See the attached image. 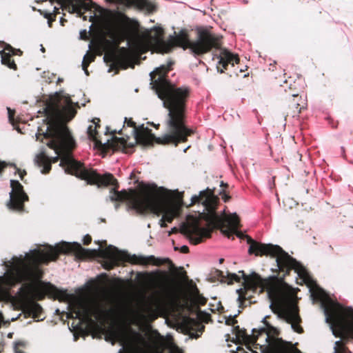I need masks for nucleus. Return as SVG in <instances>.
Masks as SVG:
<instances>
[{
    "instance_id": "nucleus-1",
    "label": "nucleus",
    "mask_w": 353,
    "mask_h": 353,
    "mask_svg": "<svg viewBox=\"0 0 353 353\" xmlns=\"http://www.w3.org/2000/svg\"><path fill=\"white\" fill-rule=\"evenodd\" d=\"M70 253H74L80 258H86L90 256H99L105 260V268L108 270H112L125 262L134 265H161L160 258L153 255L148 256L131 255L111 245L105 248L88 250L84 249L79 243L63 241L54 247L48 245L44 249L34 250L30 254H27L25 259L19 260L11 272V279L13 283L25 282L19 290V297L22 300H27L33 288L31 282L39 281L43 277V272L39 267L41 264H48L50 261H57L61 254Z\"/></svg>"
},
{
    "instance_id": "nucleus-2",
    "label": "nucleus",
    "mask_w": 353,
    "mask_h": 353,
    "mask_svg": "<svg viewBox=\"0 0 353 353\" xmlns=\"http://www.w3.org/2000/svg\"><path fill=\"white\" fill-rule=\"evenodd\" d=\"M174 61L157 68L150 73L151 85L163 106L168 110L166 126L168 133L156 137L152 130L144 125L137 126L132 118H125L128 126L133 128L136 142L143 146H152L154 143L161 145L173 144L177 146L186 142L193 131L185 125L186 103L191 90L188 86L176 87L168 79Z\"/></svg>"
},
{
    "instance_id": "nucleus-3",
    "label": "nucleus",
    "mask_w": 353,
    "mask_h": 353,
    "mask_svg": "<svg viewBox=\"0 0 353 353\" xmlns=\"http://www.w3.org/2000/svg\"><path fill=\"white\" fill-rule=\"evenodd\" d=\"M79 108H80L79 103L73 102L70 97L68 94H63V92H56L47 104L45 108L48 121L47 130L46 132H39L37 134V139L38 140L41 139L42 142L43 139H46V144L54 150L58 156L50 159L44 152H41L36 156L35 163L41 168L42 174H46L50 172L52 163L58 162L59 156H61V161L66 157L75 161L71 155V151L75 148L76 144L66 123L75 117ZM59 165L64 168L65 173L76 176L74 174L68 172L65 165L62 166L61 164Z\"/></svg>"
},
{
    "instance_id": "nucleus-4",
    "label": "nucleus",
    "mask_w": 353,
    "mask_h": 353,
    "mask_svg": "<svg viewBox=\"0 0 353 353\" xmlns=\"http://www.w3.org/2000/svg\"><path fill=\"white\" fill-rule=\"evenodd\" d=\"M148 32H150V39L162 53H169L174 47H181L183 50L190 48L196 55L208 53L213 48L219 49V54H214L213 59L218 60L216 68L221 73L227 70L229 65L234 66V64H239L240 61L237 54L221 48V37L207 30H199L194 41L190 40L189 34L185 30H181L177 35L170 36L167 41L163 39L164 30L162 28L154 27Z\"/></svg>"
},
{
    "instance_id": "nucleus-5",
    "label": "nucleus",
    "mask_w": 353,
    "mask_h": 353,
    "mask_svg": "<svg viewBox=\"0 0 353 353\" xmlns=\"http://www.w3.org/2000/svg\"><path fill=\"white\" fill-rule=\"evenodd\" d=\"M61 165H65L68 172L76 174L77 177L86 181L90 185H97L98 187L112 185L113 188L110 191V199L112 201H128L130 208L141 214H145L150 209L159 212L157 199L152 191L153 186H145L139 192L131 190L132 193H128L125 190L119 191V183L110 173L100 174L92 168H85L80 161L67 157L62 159Z\"/></svg>"
},
{
    "instance_id": "nucleus-6",
    "label": "nucleus",
    "mask_w": 353,
    "mask_h": 353,
    "mask_svg": "<svg viewBox=\"0 0 353 353\" xmlns=\"http://www.w3.org/2000/svg\"><path fill=\"white\" fill-rule=\"evenodd\" d=\"M241 275H237L234 273H228V284H232L234 281L240 282L243 279L244 288L237 290L239 294V307L243 309L255 301H252V296L248 294L249 291L256 292L259 290V292L266 291L269 299L271 300L270 308L274 313H278L285 305L288 295L284 288L275 277L270 276L267 279H263L257 273L253 272L250 275L245 274L244 271L239 272Z\"/></svg>"
},
{
    "instance_id": "nucleus-7",
    "label": "nucleus",
    "mask_w": 353,
    "mask_h": 353,
    "mask_svg": "<svg viewBox=\"0 0 353 353\" xmlns=\"http://www.w3.org/2000/svg\"><path fill=\"white\" fill-rule=\"evenodd\" d=\"M219 201V197L214 195V192L208 188L201 191L199 195H194L190 204L188 205L191 207L201 203L208 212L201 214V217L208 222L207 227L200 228L195 225L194 228V234L202 236V239L210 238L214 229H219L225 236L230 238L240 226V219L236 214L221 217L216 213Z\"/></svg>"
},
{
    "instance_id": "nucleus-8",
    "label": "nucleus",
    "mask_w": 353,
    "mask_h": 353,
    "mask_svg": "<svg viewBox=\"0 0 353 353\" xmlns=\"http://www.w3.org/2000/svg\"><path fill=\"white\" fill-rule=\"evenodd\" d=\"M219 201V197L214 195V192L208 188L201 191L199 195H194L190 204L188 205L191 207L201 203L208 212L201 214V217L208 222L207 227L200 228L195 225L194 228V234L202 236V239L210 238L214 229H219L225 236L230 238L240 226V219L236 214L221 217L216 213Z\"/></svg>"
},
{
    "instance_id": "nucleus-9",
    "label": "nucleus",
    "mask_w": 353,
    "mask_h": 353,
    "mask_svg": "<svg viewBox=\"0 0 353 353\" xmlns=\"http://www.w3.org/2000/svg\"><path fill=\"white\" fill-rule=\"evenodd\" d=\"M312 295L321 302L326 321L330 325L334 336L343 339L335 342L334 353H350L345 343L350 339H353V308L343 307L339 303L333 301L322 290Z\"/></svg>"
},
{
    "instance_id": "nucleus-10",
    "label": "nucleus",
    "mask_w": 353,
    "mask_h": 353,
    "mask_svg": "<svg viewBox=\"0 0 353 353\" xmlns=\"http://www.w3.org/2000/svg\"><path fill=\"white\" fill-rule=\"evenodd\" d=\"M236 235L241 238L246 239L247 243L250 244L249 254H254L256 256L265 255L276 257L277 267L279 271L283 273V276L289 275L292 270L299 276H303L306 274V270L302 264L289 255L279 245L259 243L253 240L250 236L240 233H236Z\"/></svg>"
},
{
    "instance_id": "nucleus-11",
    "label": "nucleus",
    "mask_w": 353,
    "mask_h": 353,
    "mask_svg": "<svg viewBox=\"0 0 353 353\" xmlns=\"http://www.w3.org/2000/svg\"><path fill=\"white\" fill-rule=\"evenodd\" d=\"M71 312L76 315V318L91 321L94 317L99 321H103L110 316L114 315L116 310L105 309L98 303H93L79 299L71 304Z\"/></svg>"
},
{
    "instance_id": "nucleus-12",
    "label": "nucleus",
    "mask_w": 353,
    "mask_h": 353,
    "mask_svg": "<svg viewBox=\"0 0 353 353\" xmlns=\"http://www.w3.org/2000/svg\"><path fill=\"white\" fill-rule=\"evenodd\" d=\"M95 126L93 128L92 125H90L88 129V135L90 140L94 142L95 147L103 151H107L109 149L112 150H118L120 149H124L127 145V141L124 138H119L114 137L111 142L107 143H102V142L98 138L97 128H100V119L95 118L92 120Z\"/></svg>"
},
{
    "instance_id": "nucleus-13",
    "label": "nucleus",
    "mask_w": 353,
    "mask_h": 353,
    "mask_svg": "<svg viewBox=\"0 0 353 353\" xmlns=\"http://www.w3.org/2000/svg\"><path fill=\"white\" fill-rule=\"evenodd\" d=\"M110 45L111 41L104 37L92 39L89 44L90 51L87 52L82 61V68L86 75H89L88 68L92 62L94 61L96 55L101 56Z\"/></svg>"
},
{
    "instance_id": "nucleus-14",
    "label": "nucleus",
    "mask_w": 353,
    "mask_h": 353,
    "mask_svg": "<svg viewBox=\"0 0 353 353\" xmlns=\"http://www.w3.org/2000/svg\"><path fill=\"white\" fill-rule=\"evenodd\" d=\"M12 188L10 192V200L8 206L10 209L17 211H22L24 208V203L28 201V196L25 192L23 186L17 180L10 181Z\"/></svg>"
},
{
    "instance_id": "nucleus-15",
    "label": "nucleus",
    "mask_w": 353,
    "mask_h": 353,
    "mask_svg": "<svg viewBox=\"0 0 353 353\" xmlns=\"http://www.w3.org/2000/svg\"><path fill=\"white\" fill-rule=\"evenodd\" d=\"M152 191L154 192V196L157 199L158 204L159 206V212L158 210L155 211L152 209H150L145 212V214L152 212L153 214L159 216L161 214H163L162 218L168 223H172L174 219L177 215V210L176 208H170L168 209L165 205V199L163 193L161 192V189H159L157 186H153Z\"/></svg>"
},
{
    "instance_id": "nucleus-16",
    "label": "nucleus",
    "mask_w": 353,
    "mask_h": 353,
    "mask_svg": "<svg viewBox=\"0 0 353 353\" xmlns=\"http://www.w3.org/2000/svg\"><path fill=\"white\" fill-rule=\"evenodd\" d=\"M112 58L115 59V61L110 65V70H115L118 73L119 69L125 70L132 65L133 52L129 48L121 47Z\"/></svg>"
},
{
    "instance_id": "nucleus-17",
    "label": "nucleus",
    "mask_w": 353,
    "mask_h": 353,
    "mask_svg": "<svg viewBox=\"0 0 353 353\" xmlns=\"http://www.w3.org/2000/svg\"><path fill=\"white\" fill-rule=\"evenodd\" d=\"M137 32V28L112 26L108 29L107 34L118 46L121 42L131 38Z\"/></svg>"
},
{
    "instance_id": "nucleus-18",
    "label": "nucleus",
    "mask_w": 353,
    "mask_h": 353,
    "mask_svg": "<svg viewBox=\"0 0 353 353\" xmlns=\"http://www.w3.org/2000/svg\"><path fill=\"white\" fill-rule=\"evenodd\" d=\"M289 92L286 99V103L288 108L287 112L288 115H290L292 117H299L301 110L305 108L304 101L301 97L299 96L298 92L295 88H292V85L290 83L289 85Z\"/></svg>"
},
{
    "instance_id": "nucleus-19",
    "label": "nucleus",
    "mask_w": 353,
    "mask_h": 353,
    "mask_svg": "<svg viewBox=\"0 0 353 353\" xmlns=\"http://www.w3.org/2000/svg\"><path fill=\"white\" fill-rule=\"evenodd\" d=\"M177 301L174 291L166 289L154 300L155 307L159 310H165L176 305Z\"/></svg>"
},
{
    "instance_id": "nucleus-20",
    "label": "nucleus",
    "mask_w": 353,
    "mask_h": 353,
    "mask_svg": "<svg viewBox=\"0 0 353 353\" xmlns=\"http://www.w3.org/2000/svg\"><path fill=\"white\" fill-rule=\"evenodd\" d=\"M233 333L236 335L237 339H242L252 344H254L258 340L259 336L263 334H265L267 338H268V332L265 328H261L259 330L253 329L252 334L248 335L245 329H241L239 325H235L233 327Z\"/></svg>"
},
{
    "instance_id": "nucleus-21",
    "label": "nucleus",
    "mask_w": 353,
    "mask_h": 353,
    "mask_svg": "<svg viewBox=\"0 0 353 353\" xmlns=\"http://www.w3.org/2000/svg\"><path fill=\"white\" fill-rule=\"evenodd\" d=\"M286 321L292 325V328L296 332L299 334L303 332V327L299 325L301 319L299 314V310L297 306H292L287 312Z\"/></svg>"
},
{
    "instance_id": "nucleus-22",
    "label": "nucleus",
    "mask_w": 353,
    "mask_h": 353,
    "mask_svg": "<svg viewBox=\"0 0 353 353\" xmlns=\"http://www.w3.org/2000/svg\"><path fill=\"white\" fill-rule=\"evenodd\" d=\"M42 290L44 293L59 301H65L68 298V294L66 290H59L50 283L45 284L42 288Z\"/></svg>"
},
{
    "instance_id": "nucleus-23",
    "label": "nucleus",
    "mask_w": 353,
    "mask_h": 353,
    "mask_svg": "<svg viewBox=\"0 0 353 353\" xmlns=\"http://www.w3.org/2000/svg\"><path fill=\"white\" fill-rule=\"evenodd\" d=\"M181 326L187 332L191 331L201 332L204 331L205 327L197 319L185 316L181 321Z\"/></svg>"
},
{
    "instance_id": "nucleus-24",
    "label": "nucleus",
    "mask_w": 353,
    "mask_h": 353,
    "mask_svg": "<svg viewBox=\"0 0 353 353\" xmlns=\"http://www.w3.org/2000/svg\"><path fill=\"white\" fill-rule=\"evenodd\" d=\"M24 312L33 319H39L43 312L41 306L37 302L31 301L24 307Z\"/></svg>"
},
{
    "instance_id": "nucleus-25",
    "label": "nucleus",
    "mask_w": 353,
    "mask_h": 353,
    "mask_svg": "<svg viewBox=\"0 0 353 353\" xmlns=\"http://www.w3.org/2000/svg\"><path fill=\"white\" fill-rule=\"evenodd\" d=\"M180 232L181 234L188 236L190 241L194 245L199 244L203 241L202 236H200L199 235H198V236H192V234H194V228L192 230H191L190 228H189V227H188L185 224L180 229Z\"/></svg>"
},
{
    "instance_id": "nucleus-26",
    "label": "nucleus",
    "mask_w": 353,
    "mask_h": 353,
    "mask_svg": "<svg viewBox=\"0 0 353 353\" xmlns=\"http://www.w3.org/2000/svg\"><path fill=\"white\" fill-rule=\"evenodd\" d=\"M0 55L1 57V63L3 65H5L14 70H17V65L14 59H12V54H10V52H6L4 50H0Z\"/></svg>"
},
{
    "instance_id": "nucleus-27",
    "label": "nucleus",
    "mask_w": 353,
    "mask_h": 353,
    "mask_svg": "<svg viewBox=\"0 0 353 353\" xmlns=\"http://www.w3.org/2000/svg\"><path fill=\"white\" fill-rule=\"evenodd\" d=\"M280 353H301L291 342H284L279 347Z\"/></svg>"
},
{
    "instance_id": "nucleus-28",
    "label": "nucleus",
    "mask_w": 353,
    "mask_h": 353,
    "mask_svg": "<svg viewBox=\"0 0 353 353\" xmlns=\"http://www.w3.org/2000/svg\"><path fill=\"white\" fill-rule=\"evenodd\" d=\"M120 338V333L115 329H111L108 331V334L105 336V340L107 341H112L114 345L115 341Z\"/></svg>"
},
{
    "instance_id": "nucleus-29",
    "label": "nucleus",
    "mask_w": 353,
    "mask_h": 353,
    "mask_svg": "<svg viewBox=\"0 0 353 353\" xmlns=\"http://www.w3.org/2000/svg\"><path fill=\"white\" fill-rule=\"evenodd\" d=\"M194 292L196 302L201 305H205L207 303V299L205 298L202 294H200L199 291L196 287H195Z\"/></svg>"
},
{
    "instance_id": "nucleus-30",
    "label": "nucleus",
    "mask_w": 353,
    "mask_h": 353,
    "mask_svg": "<svg viewBox=\"0 0 353 353\" xmlns=\"http://www.w3.org/2000/svg\"><path fill=\"white\" fill-rule=\"evenodd\" d=\"M150 275L155 276L158 280L166 281L169 279L168 272L165 271H157L156 272L151 273Z\"/></svg>"
},
{
    "instance_id": "nucleus-31",
    "label": "nucleus",
    "mask_w": 353,
    "mask_h": 353,
    "mask_svg": "<svg viewBox=\"0 0 353 353\" xmlns=\"http://www.w3.org/2000/svg\"><path fill=\"white\" fill-rule=\"evenodd\" d=\"M115 55V52H111L106 53L103 57L104 61L105 63L111 62L112 63L115 61V59L112 58V56Z\"/></svg>"
},
{
    "instance_id": "nucleus-32",
    "label": "nucleus",
    "mask_w": 353,
    "mask_h": 353,
    "mask_svg": "<svg viewBox=\"0 0 353 353\" xmlns=\"http://www.w3.org/2000/svg\"><path fill=\"white\" fill-rule=\"evenodd\" d=\"M225 323L228 325H232L233 327L235 326L234 325L237 323L236 316L233 317L230 316V318L227 319Z\"/></svg>"
},
{
    "instance_id": "nucleus-33",
    "label": "nucleus",
    "mask_w": 353,
    "mask_h": 353,
    "mask_svg": "<svg viewBox=\"0 0 353 353\" xmlns=\"http://www.w3.org/2000/svg\"><path fill=\"white\" fill-rule=\"evenodd\" d=\"M219 194L221 195L222 199L224 201V202H228L230 201V196L226 194L225 189H223L222 191L219 192Z\"/></svg>"
},
{
    "instance_id": "nucleus-34",
    "label": "nucleus",
    "mask_w": 353,
    "mask_h": 353,
    "mask_svg": "<svg viewBox=\"0 0 353 353\" xmlns=\"http://www.w3.org/2000/svg\"><path fill=\"white\" fill-rule=\"evenodd\" d=\"M8 119L9 121L13 123L14 122V117L15 114V111L13 110H11L10 108H8Z\"/></svg>"
},
{
    "instance_id": "nucleus-35",
    "label": "nucleus",
    "mask_w": 353,
    "mask_h": 353,
    "mask_svg": "<svg viewBox=\"0 0 353 353\" xmlns=\"http://www.w3.org/2000/svg\"><path fill=\"white\" fill-rule=\"evenodd\" d=\"M3 50L4 51L5 50H8V52H10V54H11L12 55L17 54V53L14 52V51L15 50V48L12 47L10 44H6V46L4 47V50Z\"/></svg>"
},
{
    "instance_id": "nucleus-36",
    "label": "nucleus",
    "mask_w": 353,
    "mask_h": 353,
    "mask_svg": "<svg viewBox=\"0 0 353 353\" xmlns=\"http://www.w3.org/2000/svg\"><path fill=\"white\" fill-rule=\"evenodd\" d=\"M16 172H17L20 176L21 181H24V176L27 174V172L25 170H21L20 168H17Z\"/></svg>"
},
{
    "instance_id": "nucleus-37",
    "label": "nucleus",
    "mask_w": 353,
    "mask_h": 353,
    "mask_svg": "<svg viewBox=\"0 0 353 353\" xmlns=\"http://www.w3.org/2000/svg\"><path fill=\"white\" fill-rule=\"evenodd\" d=\"M92 242V237L90 234H86L83 239V243L84 245H88Z\"/></svg>"
},
{
    "instance_id": "nucleus-38",
    "label": "nucleus",
    "mask_w": 353,
    "mask_h": 353,
    "mask_svg": "<svg viewBox=\"0 0 353 353\" xmlns=\"http://www.w3.org/2000/svg\"><path fill=\"white\" fill-rule=\"evenodd\" d=\"M80 37L83 40L88 39V32L86 30H83L80 32Z\"/></svg>"
},
{
    "instance_id": "nucleus-39",
    "label": "nucleus",
    "mask_w": 353,
    "mask_h": 353,
    "mask_svg": "<svg viewBox=\"0 0 353 353\" xmlns=\"http://www.w3.org/2000/svg\"><path fill=\"white\" fill-rule=\"evenodd\" d=\"M8 166V163L5 161H0V174H1L3 170Z\"/></svg>"
},
{
    "instance_id": "nucleus-40",
    "label": "nucleus",
    "mask_w": 353,
    "mask_h": 353,
    "mask_svg": "<svg viewBox=\"0 0 353 353\" xmlns=\"http://www.w3.org/2000/svg\"><path fill=\"white\" fill-rule=\"evenodd\" d=\"M180 252L183 254L189 252V248L187 245H183L180 248Z\"/></svg>"
},
{
    "instance_id": "nucleus-41",
    "label": "nucleus",
    "mask_w": 353,
    "mask_h": 353,
    "mask_svg": "<svg viewBox=\"0 0 353 353\" xmlns=\"http://www.w3.org/2000/svg\"><path fill=\"white\" fill-rule=\"evenodd\" d=\"M165 221L161 218V220H160V226L161 228H166L167 227V224L165 223Z\"/></svg>"
},
{
    "instance_id": "nucleus-42",
    "label": "nucleus",
    "mask_w": 353,
    "mask_h": 353,
    "mask_svg": "<svg viewBox=\"0 0 353 353\" xmlns=\"http://www.w3.org/2000/svg\"><path fill=\"white\" fill-rule=\"evenodd\" d=\"M179 232V229L176 227L172 228V230L169 232V235H171L172 234H175Z\"/></svg>"
},
{
    "instance_id": "nucleus-43",
    "label": "nucleus",
    "mask_w": 353,
    "mask_h": 353,
    "mask_svg": "<svg viewBox=\"0 0 353 353\" xmlns=\"http://www.w3.org/2000/svg\"><path fill=\"white\" fill-rule=\"evenodd\" d=\"M95 243H97V244H99L101 246H103V245H106V244H107L106 241H101V242L95 241Z\"/></svg>"
},
{
    "instance_id": "nucleus-44",
    "label": "nucleus",
    "mask_w": 353,
    "mask_h": 353,
    "mask_svg": "<svg viewBox=\"0 0 353 353\" xmlns=\"http://www.w3.org/2000/svg\"><path fill=\"white\" fill-rule=\"evenodd\" d=\"M221 188H228V183H224L223 181H221Z\"/></svg>"
},
{
    "instance_id": "nucleus-45",
    "label": "nucleus",
    "mask_w": 353,
    "mask_h": 353,
    "mask_svg": "<svg viewBox=\"0 0 353 353\" xmlns=\"http://www.w3.org/2000/svg\"><path fill=\"white\" fill-rule=\"evenodd\" d=\"M14 52L17 53V55H21L22 54V51L20 49H15Z\"/></svg>"
},
{
    "instance_id": "nucleus-46",
    "label": "nucleus",
    "mask_w": 353,
    "mask_h": 353,
    "mask_svg": "<svg viewBox=\"0 0 353 353\" xmlns=\"http://www.w3.org/2000/svg\"><path fill=\"white\" fill-rule=\"evenodd\" d=\"M8 165L10 166V167L14 168L16 170H17V168H18L17 166L16 165V164L13 163H8Z\"/></svg>"
},
{
    "instance_id": "nucleus-47",
    "label": "nucleus",
    "mask_w": 353,
    "mask_h": 353,
    "mask_svg": "<svg viewBox=\"0 0 353 353\" xmlns=\"http://www.w3.org/2000/svg\"><path fill=\"white\" fill-rule=\"evenodd\" d=\"M50 14H47L45 16L46 18H48L49 19L48 23H49V26H51V19H50Z\"/></svg>"
},
{
    "instance_id": "nucleus-48",
    "label": "nucleus",
    "mask_w": 353,
    "mask_h": 353,
    "mask_svg": "<svg viewBox=\"0 0 353 353\" xmlns=\"http://www.w3.org/2000/svg\"><path fill=\"white\" fill-rule=\"evenodd\" d=\"M139 338L140 341H141V343H145V341L143 340V338H141V336L140 335H139Z\"/></svg>"
},
{
    "instance_id": "nucleus-49",
    "label": "nucleus",
    "mask_w": 353,
    "mask_h": 353,
    "mask_svg": "<svg viewBox=\"0 0 353 353\" xmlns=\"http://www.w3.org/2000/svg\"><path fill=\"white\" fill-rule=\"evenodd\" d=\"M62 81H63V79L61 78H59L58 81H57V83H59L60 82H62Z\"/></svg>"
},
{
    "instance_id": "nucleus-50",
    "label": "nucleus",
    "mask_w": 353,
    "mask_h": 353,
    "mask_svg": "<svg viewBox=\"0 0 353 353\" xmlns=\"http://www.w3.org/2000/svg\"><path fill=\"white\" fill-rule=\"evenodd\" d=\"M281 87H283V88L284 91H285V92H288V91H287V90H286V88H285V87H286V86H285L284 85H281Z\"/></svg>"
},
{
    "instance_id": "nucleus-51",
    "label": "nucleus",
    "mask_w": 353,
    "mask_h": 353,
    "mask_svg": "<svg viewBox=\"0 0 353 353\" xmlns=\"http://www.w3.org/2000/svg\"><path fill=\"white\" fill-rule=\"evenodd\" d=\"M182 276L184 277H187L186 272L185 271L182 273Z\"/></svg>"
},
{
    "instance_id": "nucleus-52",
    "label": "nucleus",
    "mask_w": 353,
    "mask_h": 353,
    "mask_svg": "<svg viewBox=\"0 0 353 353\" xmlns=\"http://www.w3.org/2000/svg\"><path fill=\"white\" fill-rule=\"evenodd\" d=\"M44 298V295H41L39 298V299L41 300Z\"/></svg>"
},
{
    "instance_id": "nucleus-53",
    "label": "nucleus",
    "mask_w": 353,
    "mask_h": 353,
    "mask_svg": "<svg viewBox=\"0 0 353 353\" xmlns=\"http://www.w3.org/2000/svg\"><path fill=\"white\" fill-rule=\"evenodd\" d=\"M223 261H224V259H219V262H220L221 263H223Z\"/></svg>"
},
{
    "instance_id": "nucleus-54",
    "label": "nucleus",
    "mask_w": 353,
    "mask_h": 353,
    "mask_svg": "<svg viewBox=\"0 0 353 353\" xmlns=\"http://www.w3.org/2000/svg\"><path fill=\"white\" fill-rule=\"evenodd\" d=\"M16 352H17V353H23L22 352L19 351V350H17V348H16Z\"/></svg>"
},
{
    "instance_id": "nucleus-55",
    "label": "nucleus",
    "mask_w": 353,
    "mask_h": 353,
    "mask_svg": "<svg viewBox=\"0 0 353 353\" xmlns=\"http://www.w3.org/2000/svg\"><path fill=\"white\" fill-rule=\"evenodd\" d=\"M41 50H42V52H45V48L43 46L41 48Z\"/></svg>"
},
{
    "instance_id": "nucleus-56",
    "label": "nucleus",
    "mask_w": 353,
    "mask_h": 353,
    "mask_svg": "<svg viewBox=\"0 0 353 353\" xmlns=\"http://www.w3.org/2000/svg\"><path fill=\"white\" fill-rule=\"evenodd\" d=\"M284 83L287 85L288 83V81H285Z\"/></svg>"
},
{
    "instance_id": "nucleus-57",
    "label": "nucleus",
    "mask_w": 353,
    "mask_h": 353,
    "mask_svg": "<svg viewBox=\"0 0 353 353\" xmlns=\"http://www.w3.org/2000/svg\"><path fill=\"white\" fill-rule=\"evenodd\" d=\"M219 274H221V275L223 274V272L221 271H219Z\"/></svg>"
},
{
    "instance_id": "nucleus-58",
    "label": "nucleus",
    "mask_w": 353,
    "mask_h": 353,
    "mask_svg": "<svg viewBox=\"0 0 353 353\" xmlns=\"http://www.w3.org/2000/svg\"><path fill=\"white\" fill-rule=\"evenodd\" d=\"M263 322H264V323L268 324V323L266 322L265 319L263 320Z\"/></svg>"
},
{
    "instance_id": "nucleus-59",
    "label": "nucleus",
    "mask_w": 353,
    "mask_h": 353,
    "mask_svg": "<svg viewBox=\"0 0 353 353\" xmlns=\"http://www.w3.org/2000/svg\"><path fill=\"white\" fill-rule=\"evenodd\" d=\"M179 250V248L177 247H175L174 250Z\"/></svg>"
}]
</instances>
